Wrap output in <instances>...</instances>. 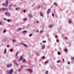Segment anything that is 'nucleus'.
I'll return each instance as SVG.
<instances>
[{"mask_svg":"<svg viewBox=\"0 0 74 74\" xmlns=\"http://www.w3.org/2000/svg\"><path fill=\"white\" fill-rule=\"evenodd\" d=\"M52 16H54V14H52Z\"/></svg>","mask_w":74,"mask_h":74,"instance_id":"nucleus-49","label":"nucleus"},{"mask_svg":"<svg viewBox=\"0 0 74 74\" xmlns=\"http://www.w3.org/2000/svg\"><path fill=\"white\" fill-rule=\"evenodd\" d=\"M13 72V70L12 69H11L10 71H9V74H12Z\"/></svg>","mask_w":74,"mask_h":74,"instance_id":"nucleus-2","label":"nucleus"},{"mask_svg":"<svg viewBox=\"0 0 74 74\" xmlns=\"http://www.w3.org/2000/svg\"><path fill=\"white\" fill-rule=\"evenodd\" d=\"M22 45L24 46V47H25L27 48V45H26L25 44H24V43H21V44Z\"/></svg>","mask_w":74,"mask_h":74,"instance_id":"nucleus-5","label":"nucleus"},{"mask_svg":"<svg viewBox=\"0 0 74 74\" xmlns=\"http://www.w3.org/2000/svg\"><path fill=\"white\" fill-rule=\"evenodd\" d=\"M8 22H10V19H8L7 20Z\"/></svg>","mask_w":74,"mask_h":74,"instance_id":"nucleus-30","label":"nucleus"},{"mask_svg":"<svg viewBox=\"0 0 74 74\" xmlns=\"http://www.w3.org/2000/svg\"><path fill=\"white\" fill-rule=\"evenodd\" d=\"M5 14L7 15L8 16H9L10 15V14L8 12H6L5 13Z\"/></svg>","mask_w":74,"mask_h":74,"instance_id":"nucleus-6","label":"nucleus"},{"mask_svg":"<svg viewBox=\"0 0 74 74\" xmlns=\"http://www.w3.org/2000/svg\"><path fill=\"white\" fill-rule=\"evenodd\" d=\"M13 51V49H10V51L12 52Z\"/></svg>","mask_w":74,"mask_h":74,"instance_id":"nucleus-25","label":"nucleus"},{"mask_svg":"<svg viewBox=\"0 0 74 74\" xmlns=\"http://www.w3.org/2000/svg\"><path fill=\"white\" fill-rule=\"evenodd\" d=\"M37 32H39V30H37Z\"/></svg>","mask_w":74,"mask_h":74,"instance_id":"nucleus-47","label":"nucleus"},{"mask_svg":"<svg viewBox=\"0 0 74 74\" xmlns=\"http://www.w3.org/2000/svg\"><path fill=\"white\" fill-rule=\"evenodd\" d=\"M40 45H42V43H41L40 44Z\"/></svg>","mask_w":74,"mask_h":74,"instance_id":"nucleus-52","label":"nucleus"},{"mask_svg":"<svg viewBox=\"0 0 74 74\" xmlns=\"http://www.w3.org/2000/svg\"><path fill=\"white\" fill-rule=\"evenodd\" d=\"M4 20H5V21H6L7 20L6 19V18H4Z\"/></svg>","mask_w":74,"mask_h":74,"instance_id":"nucleus-45","label":"nucleus"},{"mask_svg":"<svg viewBox=\"0 0 74 74\" xmlns=\"http://www.w3.org/2000/svg\"><path fill=\"white\" fill-rule=\"evenodd\" d=\"M70 62H68V65H69L70 64Z\"/></svg>","mask_w":74,"mask_h":74,"instance_id":"nucleus-37","label":"nucleus"},{"mask_svg":"<svg viewBox=\"0 0 74 74\" xmlns=\"http://www.w3.org/2000/svg\"><path fill=\"white\" fill-rule=\"evenodd\" d=\"M49 61L48 60H47L45 62V64L47 63L48 62H49Z\"/></svg>","mask_w":74,"mask_h":74,"instance_id":"nucleus-17","label":"nucleus"},{"mask_svg":"<svg viewBox=\"0 0 74 74\" xmlns=\"http://www.w3.org/2000/svg\"><path fill=\"white\" fill-rule=\"evenodd\" d=\"M13 5V4H11L10 5V7H11Z\"/></svg>","mask_w":74,"mask_h":74,"instance_id":"nucleus-34","label":"nucleus"},{"mask_svg":"<svg viewBox=\"0 0 74 74\" xmlns=\"http://www.w3.org/2000/svg\"><path fill=\"white\" fill-rule=\"evenodd\" d=\"M26 70H28V72H29L30 73H31L32 72V69H26Z\"/></svg>","mask_w":74,"mask_h":74,"instance_id":"nucleus-3","label":"nucleus"},{"mask_svg":"<svg viewBox=\"0 0 74 74\" xmlns=\"http://www.w3.org/2000/svg\"><path fill=\"white\" fill-rule=\"evenodd\" d=\"M57 36H55V37L56 38H57Z\"/></svg>","mask_w":74,"mask_h":74,"instance_id":"nucleus-48","label":"nucleus"},{"mask_svg":"<svg viewBox=\"0 0 74 74\" xmlns=\"http://www.w3.org/2000/svg\"><path fill=\"white\" fill-rule=\"evenodd\" d=\"M11 66L12 64H9L7 65V66L8 67H10V66Z\"/></svg>","mask_w":74,"mask_h":74,"instance_id":"nucleus-8","label":"nucleus"},{"mask_svg":"<svg viewBox=\"0 0 74 74\" xmlns=\"http://www.w3.org/2000/svg\"><path fill=\"white\" fill-rule=\"evenodd\" d=\"M58 55H60V53L59 52H58Z\"/></svg>","mask_w":74,"mask_h":74,"instance_id":"nucleus-32","label":"nucleus"},{"mask_svg":"<svg viewBox=\"0 0 74 74\" xmlns=\"http://www.w3.org/2000/svg\"><path fill=\"white\" fill-rule=\"evenodd\" d=\"M6 32V30H4V31H3V33H5V32Z\"/></svg>","mask_w":74,"mask_h":74,"instance_id":"nucleus-24","label":"nucleus"},{"mask_svg":"<svg viewBox=\"0 0 74 74\" xmlns=\"http://www.w3.org/2000/svg\"><path fill=\"white\" fill-rule=\"evenodd\" d=\"M7 47H9V45H7Z\"/></svg>","mask_w":74,"mask_h":74,"instance_id":"nucleus-46","label":"nucleus"},{"mask_svg":"<svg viewBox=\"0 0 74 74\" xmlns=\"http://www.w3.org/2000/svg\"><path fill=\"white\" fill-rule=\"evenodd\" d=\"M40 15L41 16H43V15L42 13V12H40Z\"/></svg>","mask_w":74,"mask_h":74,"instance_id":"nucleus-10","label":"nucleus"},{"mask_svg":"<svg viewBox=\"0 0 74 74\" xmlns=\"http://www.w3.org/2000/svg\"><path fill=\"white\" fill-rule=\"evenodd\" d=\"M65 39H67V37H65Z\"/></svg>","mask_w":74,"mask_h":74,"instance_id":"nucleus-38","label":"nucleus"},{"mask_svg":"<svg viewBox=\"0 0 74 74\" xmlns=\"http://www.w3.org/2000/svg\"><path fill=\"white\" fill-rule=\"evenodd\" d=\"M29 37H31V36H33V34H29Z\"/></svg>","mask_w":74,"mask_h":74,"instance_id":"nucleus-27","label":"nucleus"},{"mask_svg":"<svg viewBox=\"0 0 74 74\" xmlns=\"http://www.w3.org/2000/svg\"><path fill=\"white\" fill-rule=\"evenodd\" d=\"M42 32V31H41L40 32V33H41Z\"/></svg>","mask_w":74,"mask_h":74,"instance_id":"nucleus-53","label":"nucleus"},{"mask_svg":"<svg viewBox=\"0 0 74 74\" xmlns=\"http://www.w3.org/2000/svg\"><path fill=\"white\" fill-rule=\"evenodd\" d=\"M23 32H26V31H23Z\"/></svg>","mask_w":74,"mask_h":74,"instance_id":"nucleus-41","label":"nucleus"},{"mask_svg":"<svg viewBox=\"0 0 74 74\" xmlns=\"http://www.w3.org/2000/svg\"><path fill=\"white\" fill-rule=\"evenodd\" d=\"M56 41H57V42H58V39H57L56 40Z\"/></svg>","mask_w":74,"mask_h":74,"instance_id":"nucleus-35","label":"nucleus"},{"mask_svg":"<svg viewBox=\"0 0 74 74\" xmlns=\"http://www.w3.org/2000/svg\"><path fill=\"white\" fill-rule=\"evenodd\" d=\"M23 63H26V61L25 60V59H23Z\"/></svg>","mask_w":74,"mask_h":74,"instance_id":"nucleus-9","label":"nucleus"},{"mask_svg":"<svg viewBox=\"0 0 74 74\" xmlns=\"http://www.w3.org/2000/svg\"><path fill=\"white\" fill-rule=\"evenodd\" d=\"M4 53L6 54V49H5Z\"/></svg>","mask_w":74,"mask_h":74,"instance_id":"nucleus-16","label":"nucleus"},{"mask_svg":"<svg viewBox=\"0 0 74 74\" xmlns=\"http://www.w3.org/2000/svg\"><path fill=\"white\" fill-rule=\"evenodd\" d=\"M1 10L4 11L5 10H7V9L5 8H2L1 9Z\"/></svg>","mask_w":74,"mask_h":74,"instance_id":"nucleus-1","label":"nucleus"},{"mask_svg":"<svg viewBox=\"0 0 74 74\" xmlns=\"http://www.w3.org/2000/svg\"><path fill=\"white\" fill-rule=\"evenodd\" d=\"M18 53V52L17 51V52L16 53V55L15 56V57H16L17 56Z\"/></svg>","mask_w":74,"mask_h":74,"instance_id":"nucleus-21","label":"nucleus"},{"mask_svg":"<svg viewBox=\"0 0 74 74\" xmlns=\"http://www.w3.org/2000/svg\"><path fill=\"white\" fill-rule=\"evenodd\" d=\"M52 26V25H50V26H49V28L51 27Z\"/></svg>","mask_w":74,"mask_h":74,"instance_id":"nucleus-29","label":"nucleus"},{"mask_svg":"<svg viewBox=\"0 0 74 74\" xmlns=\"http://www.w3.org/2000/svg\"><path fill=\"white\" fill-rule=\"evenodd\" d=\"M71 23V19H70L69 20V24Z\"/></svg>","mask_w":74,"mask_h":74,"instance_id":"nucleus-11","label":"nucleus"},{"mask_svg":"<svg viewBox=\"0 0 74 74\" xmlns=\"http://www.w3.org/2000/svg\"><path fill=\"white\" fill-rule=\"evenodd\" d=\"M3 5H5V4H3Z\"/></svg>","mask_w":74,"mask_h":74,"instance_id":"nucleus-50","label":"nucleus"},{"mask_svg":"<svg viewBox=\"0 0 74 74\" xmlns=\"http://www.w3.org/2000/svg\"><path fill=\"white\" fill-rule=\"evenodd\" d=\"M14 63L16 64H17V62L15 60H14Z\"/></svg>","mask_w":74,"mask_h":74,"instance_id":"nucleus-18","label":"nucleus"},{"mask_svg":"<svg viewBox=\"0 0 74 74\" xmlns=\"http://www.w3.org/2000/svg\"><path fill=\"white\" fill-rule=\"evenodd\" d=\"M29 18H31L32 17V16L31 15V14H29Z\"/></svg>","mask_w":74,"mask_h":74,"instance_id":"nucleus-15","label":"nucleus"},{"mask_svg":"<svg viewBox=\"0 0 74 74\" xmlns=\"http://www.w3.org/2000/svg\"><path fill=\"white\" fill-rule=\"evenodd\" d=\"M64 51L65 52H67V49H65L64 50Z\"/></svg>","mask_w":74,"mask_h":74,"instance_id":"nucleus-19","label":"nucleus"},{"mask_svg":"<svg viewBox=\"0 0 74 74\" xmlns=\"http://www.w3.org/2000/svg\"><path fill=\"white\" fill-rule=\"evenodd\" d=\"M45 45H43L42 46V48L41 49H43L44 48H45Z\"/></svg>","mask_w":74,"mask_h":74,"instance_id":"nucleus-12","label":"nucleus"},{"mask_svg":"<svg viewBox=\"0 0 74 74\" xmlns=\"http://www.w3.org/2000/svg\"><path fill=\"white\" fill-rule=\"evenodd\" d=\"M21 71V70H20V69H18V71Z\"/></svg>","mask_w":74,"mask_h":74,"instance_id":"nucleus-43","label":"nucleus"},{"mask_svg":"<svg viewBox=\"0 0 74 74\" xmlns=\"http://www.w3.org/2000/svg\"><path fill=\"white\" fill-rule=\"evenodd\" d=\"M21 28H20V29H19V28H18V29H17V30H18V31H19L21 30Z\"/></svg>","mask_w":74,"mask_h":74,"instance_id":"nucleus-20","label":"nucleus"},{"mask_svg":"<svg viewBox=\"0 0 74 74\" xmlns=\"http://www.w3.org/2000/svg\"><path fill=\"white\" fill-rule=\"evenodd\" d=\"M1 57V56H0V57Z\"/></svg>","mask_w":74,"mask_h":74,"instance_id":"nucleus-57","label":"nucleus"},{"mask_svg":"<svg viewBox=\"0 0 74 74\" xmlns=\"http://www.w3.org/2000/svg\"><path fill=\"white\" fill-rule=\"evenodd\" d=\"M8 5V0H7L6 2L5 3V6L7 7V5Z\"/></svg>","mask_w":74,"mask_h":74,"instance_id":"nucleus-4","label":"nucleus"},{"mask_svg":"<svg viewBox=\"0 0 74 74\" xmlns=\"http://www.w3.org/2000/svg\"><path fill=\"white\" fill-rule=\"evenodd\" d=\"M45 58V56H43L42 57V59H44V58Z\"/></svg>","mask_w":74,"mask_h":74,"instance_id":"nucleus-39","label":"nucleus"},{"mask_svg":"<svg viewBox=\"0 0 74 74\" xmlns=\"http://www.w3.org/2000/svg\"><path fill=\"white\" fill-rule=\"evenodd\" d=\"M71 59L72 60H74V57H71Z\"/></svg>","mask_w":74,"mask_h":74,"instance_id":"nucleus-22","label":"nucleus"},{"mask_svg":"<svg viewBox=\"0 0 74 74\" xmlns=\"http://www.w3.org/2000/svg\"><path fill=\"white\" fill-rule=\"evenodd\" d=\"M3 24V23H2V22L0 21V25H2Z\"/></svg>","mask_w":74,"mask_h":74,"instance_id":"nucleus-26","label":"nucleus"},{"mask_svg":"<svg viewBox=\"0 0 74 74\" xmlns=\"http://www.w3.org/2000/svg\"><path fill=\"white\" fill-rule=\"evenodd\" d=\"M13 42H15V40L14 39H13L12 40Z\"/></svg>","mask_w":74,"mask_h":74,"instance_id":"nucleus-31","label":"nucleus"},{"mask_svg":"<svg viewBox=\"0 0 74 74\" xmlns=\"http://www.w3.org/2000/svg\"><path fill=\"white\" fill-rule=\"evenodd\" d=\"M1 10H0V11H1Z\"/></svg>","mask_w":74,"mask_h":74,"instance_id":"nucleus-56","label":"nucleus"},{"mask_svg":"<svg viewBox=\"0 0 74 74\" xmlns=\"http://www.w3.org/2000/svg\"><path fill=\"white\" fill-rule=\"evenodd\" d=\"M18 8V9H20V8L18 7V8Z\"/></svg>","mask_w":74,"mask_h":74,"instance_id":"nucleus-55","label":"nucleus"},{"mask_svg":"<svg viewBox=\"0 0 74 74\" xmlns=\"http://www.w3.org/2000/svg\"><path fill=\"white\" fill-rule=\"evenodd\" d=\"M62 61H63V62H64V59H62Z\"/></svg>","mask_w":74,"mask_h":74,"instance_id":"nucleus-36","label":"nucleus"},{"mask_svg":"<svg viewBox=\"0 0 74 74\" xmlns=\"http://www.w3.org/2000/svg\"><path fill=\"white\" fill-rule=\"evenodd\" d=\"M48 71H46V74H48Z\"/></svg>","mask_w":74,"mask_h":74,"instance_id":"nucleus-44","label":"nucleus"},{"mask_svg":"<svg viewBox=\"0 0 74 74\" xmlns=\"http://www.w3.org/2000/svg\"><path fill=\"white\" fill-rule=\"evenodd\" d=\"M39 21H37V22H36V24H37L38 23H39Z\"/></svg>","mask_w":74,"mask_h":74,"instance_id":"nucleus-42","label":"nucleus"},{"mask_svg":"<svg viewBox=\"0 0 74 74\" xmlns=\"http://www.w3.org/2000/svg\"><path fill=\"white\" fill-rule=\"evenodd\" d=\"M23 57L22 56H20V58L19 59V61H21V60H23Z\"/></svg>","mask_w":74,"mask_h":74,"instance_id":"nucleus-7","label":"nucleus"},{"mask_svg":"<svg viewBox=\"0 0 74 74\" xmlns=\"http://www.w3.org/2000/svg\"><path fill=\"white\" fill-rule=\"evenodd\" d=\"M27 20V18H24V19H23V21H26Z\"/></svg>","mask_w":74,"mask_h":74,"instance_id":"nucleus-23","label":"nucleus"},{"mask_svg":"<svg viewBox=\"0 0 74 74\" xmlns=\"http://www.w3.org/2000/svg\"><path fill=\"white\" fill-rule=\"evenodd\" d=\"M53 5H56V6L58 5V3H56V2L55 3H54Z\"/></svg>","mask_w":74,"mask_h":74,"instance_id":"nucleus-14","label":"nucleus"},{"mask_svg":"<svg viewBox=\"0 0 74 74\" xmlns=\"http://www.w3.org/2000/svg\"><path fill=\"white\" fill-rule=\"evenodd\" d=\"M57 63H59V62H60V61H57Z\"/></svg>","mask_w":74,"mask_h":74,"instance_id":"nucleus-33","label":"nucleus"},{"mask_svg":"<svg viewBox=\"0 0 74 74\" xmlns=\"http://www.w3.org/2000/svg\"><path fill=\"white\" fill-rule=\"evenodd\" d=\"M50 12V9H49L48 10V11H47V14H49V13Z\"/></svg>","mask_w":74,"mask_h":74,"instance_id":"nucleus-13","label":"nucleus"},{"mask_svg":"<svg viewBox=\"0 0 74 74\" xmlns=\"http://www.w3.org/2000/svg\"><path fill=\"white\" fill-rule=\"evenodd\" d=\"M16 10H18V9L17 8H16Z\"/></svg>","mask_w":74,"mask_h":74,"instance_id":"nucleus-54","label":"nucleus"},{"mask_svg":"<svg viewBox=\"0 0 74 74\" xmlns=\"http://www.w3.org/2000/svg\"><path fill=\"white\" fill-rule=\"evenodd\" d=\"M23 65H21V67L22 68L23 67Z\"/></svg>","mask_w":74,"mask_h":74,"instance_id":"nucleus-40","label":"nucleus"},{"mask_svg":"<svg viewBox=\"0 0 74 74\" xmlns=\"http://www.w3.org/2000/svg\"><path fill=\"white\" fill-rule=\"evenodd\" d=\"M42 42L44 43H46V41L45 40L43 41H42Z\"/></svg>","mask_w":74,"mask_h":74,"instance_id":"nucleus-28","label":"nucleus"},{"mask_svg":"<svg viewBox=\"0 0 74 74\" xmlns=\"http://www.w3.org/2000/svg\"><path fill=\"white\" fill-rule=\"evenodd\" d=\"M23 12H26V11H25V10H24V11H23Z\"/></svg>","mask_w":74,"mask_h":74,"instance_id":"nucleus-51","label":"nucleus"}]
</instances>
